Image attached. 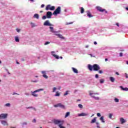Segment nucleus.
Instances as JSON below:
<instances>
[{"label":"nucleus","mask_w":128,"mask_h":128,"mask_svg":"<svg viewBox=\"0 0 128 128\" xmlns=\"http://www.w3.org/2000/svg\"><path fill=\"white\" fill-rule=\"evenodd\" d=\"M44 90V88H40V89L36 90L34 92L31 91L32 96L38 97V94H36V93L40 92H42V90Z\"/></svg>","instance_id":"f257e3e1"},{"label":"nucleus","mask_w":128,"mask_h":128,"mask_svg":"<svg viewBox=\"0 0 128 128\" xmlns=\"http://www.w3.org/2000/svg\"><path fill=\"white\" fill-rule=\"evenodd\" d=\"M53 122L54 124H64V120H58V119H54Z\"/></svg>","instance_id":"f03ea898"},{"label":"nucleus","mask_w":128,"mask_h":128,"mask_svg":"<svg viewBox=\"0 0 128 128\" xmlns=\"http://www.w3.org/2000/svg\"><path fill=\"white\" fill-rule=\"evenodd\" d=\"M60 13V6H58L57 8L53 12L54 16H56Z\"/></svg>","instance_id":"7ed1b4c3"},{"label":"nucleus","mask_w":128,"mask_h":128,"mask_svg":"<svg viewBox=\"0 0 128 128\" xmlns=\"http://www.w3.org/2000/svg\"><path fill=\"white\" fill-rule=\"evenodd\" d=\"M93 70L95 72H98V70H100V67L98 64H94L93 65Z\"/></svg>","instance_id":"20e7f679"},{"label":"nucleus","mask_w":128,"mask_h":128,"mask_svg":"<svg viewBox=\"0 0 128 128\" xmlns=\"http://www.w3.org/2000/svg\"><path fill=\"white\" fill-rule=\"evenodd\" d=\"M42 74V76L43 78H46V80H48V76H46V72H48V71L46 70H42L41 72Z\"/></svg>","instance_id":"39448f33"},{"label":"nucleus","mask_w":128,"mask_h":128,"mask_svg":"<svg viewBox=\"0 0 128 128\" xmlns=\"http://www.w3.org/2000/svg\"><path fill=\"white\" fill-rule=\"evenodd\" d=\"M51 54H52V56H54L55 58H56L57 60H59L60 58L61 60H62V56H60H60L54 54L55 52H54V51L52 52Z\"/></svg>","instance_id":"423d86ee"},{"label":"nucleus","mask_w":128,"mask_h":128,"mask_svg":"<svg viewBox=\"0 0 128 128\" xmlns=\"http://www.w3.org/2000/svg\"><path fill=\"white\" fill-rule=\"evenodd\" d=\"M8 118V114H0V120H4Z\"/></svg>","instance_id":"0eeeda50"},{"label":"nucleus","mask_w":128,"mask_h":128,"mask_svg":"<svg viewBox=\"0 0 128 128\" xmlns=\"http://www.w3.org/2000/svg\"><path fill=\"white\" fill-rule=\"evenodd\" d=\"M92 92V91L90 92V96L93 98H94V100H100V98L94 96V94Z\"/></svg>","instance_id":"6e6552de"},{"label":"nucleus","mask_w":128,"mask_h":128,"mask_svg":"<svg viewBox=\"0 0 128 128\" xmlns=\"http://www.w3.org/2000/svg\"><path fill=\"white\" fill-rule=\"evenodd\" d=\"M54 108H64V106L60 103L54 105Z\"/></svg>","instance_id":"1a4fd4ad"},{"label":"nucleus","mask_w":128,"mask_h":128,"mask_svg":"<svg viewBox=\"0 0 128 128\" xmlns=\"http://www.w3.org/2000/svg\"><path fill=\"white\" fill-rule=\"evenodd\" d=\"M96 8H97L99 12H105L106 14H108V12L106 11L105 9H102L100 6H97Z\"/></svg>","instance_id":"9d476101"},{"label":"nucleus","mask_w":128,"mask_h":128,"mask_svg":"<svg viewBox=\"0 0 128 128\" xmlns=\"http://www.w3.org/2000/svg\"><path fill=\"white\" fill-rule=\"evenodd\" d=\"M52 13L51 12H46V16L47 18H52Z\"/></svg>","instance_id":"9b49d317"},{"label":"nucleus","mask_w":128,"mask_h":128,"mask_svg":"<svg viewBox=\"0 0 128 128\" xmlns=\"http://www.w3.org/2000/svg\"><path fill=\"white\" fill-rule=\"evenodd\" d=\"M44 26H52V24H50V22L49 20H46L44 24Z\"/></svg>","instance_id":"f8f14e48"},{"label":"nucleus","mask_w":128,"mask_h":128,"mask_svg":"<svg viewBox=\"0 0 128 128\" xmlns=\"http://www.w3.org/2000/svg\"><path fill=\"white\" fill-rule=\"evenodd\" d=\"M55 36H58L60 38H61V40H66V38L63 36L62 35L60 34H55Z\"/></svg>","instance_id":"ddd939ff"},{"label":"nucleus","mask_w":128,"mask_h":128,"mask_svg":"<svg viewBox=\"0 0 128 128\" xmlns=\"http://www.w3.org/2000/svg\"><path fill=\"white\" fill-rule=\"evenodd\" d=\"M88 116V114H86L84 112L79 114L78 115V116Z\"/></svg>","instance_id":"4468645a"},{"label":"nucleus","mask_w":128,"mask_h":128,"mask_svg":"<svg viewBox=\"0 0 128 128\" xmlns=\"http://www.w3.org/2000/svg\"><path fill=\"white\" fill-rule=\"evenodd\" d=\"M50 30L51 32H52L53 34H58V32L54 30V28H53V27L50 26Z\"/></svg>","instance_id":"2eb2a0df"},{"label":"nucleus","mask_w":128,"mask_h":128,"mask_svg":"<svg viewBox=\"0 0 128 128\" xmlns=\"http://www.w3.org/2000/svg\"><path fill=\"white\" fill-rule=\"evenodd\" d=\"M0 123L3 126H8V122H6V120H1Z\"/></svg>","instance_id":"dca6fc26"},{"label":"nucleus","mask_w":128,"mask_h":128,"mask_svg":"<svg viewBox=\"0 0 128 128\" xmlns=\"http://www.w3.org/2000/svg\"><path fill=\"white\" fill-rule=\"evenodd\" d=\"M120 88L122 90H125L126 92H128V88H124L122 86H120Z\"/></svg>","instance_id":"f3484780"},{"label":"nucleus","mask_w":128,"mask_h":128,"mask_svg":"<svg viewBox=\"0 0 128 128\" xmlns=\"http://www.w3.org/2000/svg\"><path fill=\"white\" fill-rule=\"evenodd\" d=\"M33 18H36V20H38V18H40V15L38 14H35L34 15Z\"/></svg>","instance_id":"a211bd4d"},{"label":"nucleus","mask_w":128,"mask_h":128,"mask_svg":"<svg viewBox=\"0 0 128 128\" xmlns=\"http://www.w3.org/2000/svg\"><path fill=\"white\" fill-rule=\"evenodd\" d=\"M72 72H74V74H78V70L74 68H72Z\"/></svg>","instance_id":"6ab92c4d"},{"label":"nucleus","mask_w":128,"mask_h":128,"mask_svg":"<svg viewBox=\"0 0 128 128\" xmlns=\"http://www.w3.org/2000/svg\"><path fill=\"white\" fill-rule=\"evenodd\" d=\"M86 14H87V16H88L89 18H92V15L90 14V10H88L86 12Z\"/></svg>","instance_id":"aec40b11"},{"label":"nucleus","mask_w":128,"mask_h":128,"mask_svg":"<svg viewBox=\"0 0 128 128\" xmlns=\"http://www.w3.org/2000/svg\"><path fill=\"white\" fill-rule=\"evenodd\" d=\"M14 40L16 42H20V38H18V36H15Z\"/></svg>","instance_id":"412c9836"},{"label":"nucleus","mask_w":128,"mask_h":128,"mask_svg":"<svg viewBox=\"0 0 128 128\" xmlns=\"http://www.w3.org/2000/svg\"><path fill=\"white\" fill-rule=\"evenodd\" d=\"M88 68L90 70H92V68H94V66H92L90 64L88 65Z\"/></svg>","instance_id":"4be33fe9"},{"label":"nucleus","mask_w":128,"mask_h":128,"mask_svg":"<svg viewBox=\"0 0 128 128\" xmlns=\"http://www.w3.org/2000/svg\"><path fill=\"white\" fill-rule=\"evenodd\" d=\"M30 24L31 26V28H36V24L34 22H30Z\"/></svg>","instance_id":"5701e85b"},{"label":"nucleus","mask_w":128,"mask_h":128,"mask_svg":"<svg viewBox=\"0 0 128 128\" xmlns=\"http://www.w3.org/2000/svg\"><path fill=\"white\" fill-rule=\"evenodd\" d=\"M120 122H121V124H124V122H126V120H124V119L122 118H120Z\"/></svg>","instance_id":"b1692460"},{"label":"nucleus","mask_w":128,"mask_h":128,"mask_svg":"<svg viewBox=\"0 0 128 128\" xmlns=\"http://www.w3.org/2000/svg\"><path fill=\"white\" fill-rule=\"evenodd\" d=\"M96 122V118H94L91 121L90 124H94Z\"/></svg>","instance_id":"393cba45"},{"label":"nucleus","mask_w":128,"mask_h":128,"mask_svg":"<svg viewBox=\"0 0 128 128\" xmlns=\"http://www.w3.org/2000/svg\"><path fill=\"white\" fill-rule=\"evenodd\" d=\"M100 120H101L102 122H104V116H102L100 118Z\"/></svg>","instance_id":"a878e982"},{"label":"nucleus","mask_w":128,"mask_h":128,"mask_svg":"<svg viewBox=\"0 0 128 128\" xmlns=\"http://www.w3.org/2000/svg\"><path fill=\"white\" fill-rule=\"evenodd\" d=\"M50 8V4L47 5L46 8V10H48Z\"/></svg>","instance_id":"bb28decb"},{"label":"nucleus","mask_w":128,"mask_h":128,"mask_svg":"<svg viewBox=\"0 0 128 128\" xmlns=\"http://www.w3.org/2000/svg\"><path fill=\"white\" fill-rule=\"evenodd\" d=\"M80 10L81 14H84V8L82 7L80 8Z\"/></svg>","instance_id":"cd10ccee"},{"label":"nucleus","mask_w":128,"mask_h":128,"mask_svg":"<svg viewBox=\"0 0 128 128\" xmlns=\"http://www.w3.org/2000/svg\"><path fill=\"white\" fill-rule=\"evenodd\" d=\"M110 82H114V77H110Z\"/></svg>","instance_id":"c85d7f7f"},{"label":"nucleus","mask_w":128,"mask_h":128,"mask_svg":"<svg viewBox=\"0 0 128 128\" xmlns=\"http://www.w3.org/2000/svg\"><path fill=\"white\" fill-rule=\"evenodd\" d=\"M70 112H66V114L65 115L64 118H68V116H70Z\"/></svg>","instance_id":"c756f323"},{"label":"nucleus","mask_w":128,"mask_h":128,"mask_svg":"<svg viewBox=\"0 0 128 128\" xmlns=\"http://www.w3.org/2000/svg\"><path fill=\"white\" fill-rule=\"evenodd\" d=\"M60 96V94L58 92H56V94H54V96Z\"/></svg>","instance_id":"7c9ffc66"},{"label":"nucleus","mask_w":128,"mask_h":128,"mask_svg":"<svg viewBox=\"0 0 128 128\" xmlns=\"http://www.w3.org/2000/svg\"><path fill=\"white\" fill-rule=\"evenodd\" d=\"M55 9H56V7H54V6H52L50 7L49 10H54Z\"/></svg>","instance_id":"2f4dec72"},{"label":"nucleus","mask_w":128,"mask_h":128,"mask_svg":"<svg viewBox=\"0 0 128 128\" xmlns=\"http://www.w3.org/2000/svg\"><path fill=\"white\" fill-rule=\"evenodd\" d=\"M4 106H7L8 108H10V103H7L4 104Z\"/></svg>","instance_id":"473e14b6"},{"label":"nucleus","mask_w":128,"mask_h":128,"mask_svg":"<svg viewBox=\"0 0 128 128\" xmlns=\"http://www.w3.org/2000/svg\"><path fill=\"white\" fill-rule=\"evenodd\" d=\"M100 84H104V79H100Z\"/></svg>","instance_id":"72a5a7b5"},{"label":"nucleus","mask_w":128,"mask_h":128,"mask_svg":"<svg viewBox=\"0 0 128 128\" xmlns=\"http://www.w3.org/2000/svg\"><path fill=\"white\" fill-rule=\"evenodd\" d=\"M62 124H64V123H62V124H58V126L60 128H65L62 126Z\"/></svg>","instance_id":"f704fd0d"},{"label":"nucleus","mask_w":128,"mask_h":128,"mask_svg":"<svg viewBox=\"0 0 128 128\" xmlns=\"http://www.w3.org/2000/svg\"><path fill=\"white\" fill-rule=\"evenodd\" d=\"M114 100L115 102H120V100L118 98H115Z\"/></svg>","instance_id":"c9c22d12"},{"label":"nucleus","mask_w":128,"mask_h":128,"mask_svg":"<svg viewBox=\"0 0 128 128\" xmlns=\"http://www.w3.org/2000/svg\"><path fill=\"white\" fill-rule=\"evenodd\" d=\"M96 128H100V123H98V122H96Z\"/></svg>","instance_id":"e433bc0d"},{"label":"nucleus","mask_w":128,"mask_h":128,"mask_svg":"<svg viewBox=\"0 0 128 128\" xmlns=\"http://www.w3.org/2000/svg\"><path fill=\"white\" fill-rule=\"evenodd\" d=\"M78 106L80 108H84V106H82V104H79L78 105Z\"/></svg>","instance_id":"4c0bfd02"},{"label":"nucleus","mask_w":128,"mask_h":128,"mask_svg":"<svg viewBox=\"0 0 128 128\" xmlns=\"http://www.w3.org/2000/svg\"><path fill=\"white\" fill-rule=\"evenodd\" d=\"M56 90V88L54 87L52 89V92H55Z\"/></svg>","instance_id":"58836bf2"},{"label":"nucleus","mask_w":128,"mask_h":128,"mask_svg":"<svg viewBox=\"0 0 128 128\" xmlns=\"http://www.w3.org/2000/svg\"><path fill=\"white\" fill-rule=\"evenodd\" d=\"M74 22H66V26H68V24H72Z\"/></svg>","instance_id":"ea45409f"},{"label":"nucleus","mask_w":128,"mask_h":128,"mask_svg":"<svg viewBox=\"0 0 128 128\" xmlns=\"http://www.w3.org/2000/svg\"><path fill=\"white\" fill-rule=\"evenodd\" d=\"M50 44V42H46L44 43V46H46L47 44Z\"/></svg>","instance_id":"a19ab883"},{"label":"nucleus","mask_w":128,"mask_h":128,"mask_svg":"<svg viewBox=\"0 0 128 128\" xmlns=\"http://www.w3.org/2000/svg\"><path fill=\"white\" fill-rule=\"evenodd\" d=\"M68 91H66V93L64 94V96H68Z\"/></svg>","instance_id":"79ce46f5"},{"label":"nucleus","mask_w":128,"mask_h":128,"mask_svg":"<svg viewBox=\"0 0 128 128\" xmlns=\"http://www.w3.org/2000/svg\"><path fill=\"white\" fill-rule=\"evenodd\" d=\"M14 94H17V96H20V94L16 93V92H13L12 96H14Z\"/></svg>","instance_id":"37998d69"},{"label":"nucleus","mask_w":128,"mask_h":128,"mask_svg":"<svg viewBox=\"0 0 128 128\" xmlns=\"http://www.w3.org/2000/svg\"><path fill=\"white\" fill-rule=\"evenodd\" d=\"M26 124H28V123L26 122H22V126H26Z\"/></svg>","instance_id":"c03bdc74"},{"label":"nucleus","mask_w":128,"mask_h":128,"mask_svg":"<svg viewBox=\"0 0 128 128\" xmlns=\"http://www.w3.org/2000/svg\"><path fill=\"white\" fill-rule=\"evenodd\" d=\"M109 118H112V114H109Z\"/></svg>","instance_id":"a18cd8bd"},{"label":"nucleus","mask_w":128,"mask_h":128,"mask_svg":"<svg viewBox=\"0 0 128 128\" xmlns=\"http://www.w3.org/2000/svg\"><path fill=\"white\" fill-rule=\"evenodd\" d=\"M46 16H44L42 18V20H46Z\"/></svg>","instance_id":"49530a36"},{"label":"nucleus","mask_w":128,"mask_h":128,"mask_svg":"<svg viewBox=\"0 0 128 128\" xmlns=\"http://www.w3.org/2000/svg\"><path fill=\"white\" fill-rule=\"evenodd\" d=\"M24 95L28 96H30V93H28V92H25L24 93Z\"/></svg>","instance_id":"de8ad7c7"},{"label":"nucleus","mask_w":128,"mask_h":128,"mask_svg":"<svg viewBox=\"0 0 128 128\" xmlns=\"http://www.w3.org/2000/svg\"><path fill=\"white\" fill-rule=\"evenodd\" d=\"M95 78H98V74H96L95 75Z\"/></svg>","instance_id":"09e8293b"},{"label":"nucleus","mask_w":128,"mask_h":128,"mask_svg":"<svg viewBox=\"0 0 128 128\" xmlns=\"http://www.w3.org/2000/svg\"><path fill=\"white\" fill-rule=\"evenodd\" d=\"M32 122L36 123V118H34L32 120Z\"/></svg>","instance_id":"8fccbe9b"},{"label":"nucleus","mask_w":128,"mask_h":128,"mask_svg":"<svg viewBox=\"0 0 128 128\" xmlns=\"http://www.w3.org/2000/svg\"><path fill=\"white\" fill-rule=\"evenodd\" d=\"M98 72H99V74H102L104 72H102V70H100L98 71Z\"/></svg>","instance_id":"3c124183"},{"label":"nucleus","mask_w":128,"mask_h":128,"mask_svg":"<svg viewBox=\"0 0 128 128\" xmlns=\"http://www.w3.org/2000/svg\"><path fill=\"white\" fill-rule=\"evenodd\" d=\"M125 76H126V78H128V74L125 73Z\"/></svg>","instance_id":"603ef678"},{"label":"nucleus","mask_w":128,"mask_h":128,"mask_svg":"<svg viewBox=\"0 0 128 128\" xmlns=\"http://www.w3.org/2000/svg\"><path fill=\"white\" fill-rule=\"evenodd\" d=\"M100 116H101V115H100V113H98V114H97V116L100 117Z\"/></svg>","instance_id":"864d4df0"},{"label":"nucleus","mask_w":128,"mask_h":128,"mask_svg":"<svg viewBox=\"0 0 128 128\" xmlns=\"http://www.w3.org/2000/svg\"><path fill=\"white\" fill-rule=\"evenodd\" d=\"M16 30L17 32H20V29H18V28Z\"/></svg>","instance_id":"5fc2aeb1"},{"label":"nucleus","mask_w":128,"mask_h":128,"mask_svg":"<svg viewBox=\"0 0 128 128\" xmlns=\"http://www.w3.org/2000/svg\"><path fill=\"white\" fill-rule=\"evenodd\" d=\"M116 26H117L118 27V28H119L120 27V24H118V23H116Z\"/></svg>","instance_id":"6e6d98bb"},{"label":"nucleus","mask_w":128,"mask_h":128,"mask_svg":"<svg viewBox=\"0 0 128 128\" xmlns=\"http://www.w3.org/2000/svg\"><path fill=\"white\" fill-rule=\"evenodd\" d=\"M89 56H90L91 57L94 58V56H92V54H90Z\"/></svg>","instance_id":"4d7b16f0"},{"label":"nucleus","mask_w":128,"mask_h":128,"mask_svg":"<svg viewBox=\"0 0 128 128\" xmlns=\"http://www.w3.org/2000/svg\"><path fill=\"white\" fill-rule=\"evenodd\" d=\"M41 8H44V4H42L41 5Z\"/></svg>","instance_id":"13d9d810"},{"label":"nucleus","mask_w":128,"mask_h":128,"mask_svg":"<svg viewBox=\"0 0 128 128\" xmlns=\"http://www.w3.org/2000/svg\"><path fill=\"white\" fill-rule=\"evenodd\" d=\"M120 56H122V52H120Z\"/></svg>","instance_id":"bf43d9fd"},{"label":"nucleus","mask_w":128,"mask_h":128,"mask_svg":"<svg viewBox=\"0 0 128 128\" xmlns=\"http://www.w3.org/2000/svg\"><path fill=\"white\" fill-rule=\"evenodd\" d=\"M116 74H117V76H120V74L118 72H116Z\"/></svg>","instance_id":"052dcab7"},{"label":"nucleus","mask_w":128,"mask_h":128,"mask_svg":"<svg viewBox=\"0 0 128 128\" xmlns=\"http://www.w3.org/2000/svg\"><path fill=\"white\" fill-rule=\"evenodd\" d=\"M28 109V108H33V107L32 106H30V107H28L27 108Z\"/></svg>","instance_id":"680f3d73"},{"label":"nucleus","mask_w":128,"mask_h":128,"mask_svg":"<svg viewBox=\"0 0 128 128\" xmlns=\"http://www.w3.org/2000/svg\"><path fill=\"white\" fill-rule=\"evenodd\" d=\"M32 110H36V109L34 108L33 107V108H32Z\"/></svg>","instance_id":"e2e57ef3"},{"label":"nucleus","mask_w":128,"mask_h":128,"mask_svg":"<svg viewBox=\"0 0 128 128\" xmlns=\"http://www.w3.org/2000/svg\"><path fill=\"white\" fill-rule=\"evenodd\" d=\"M93 94H98H98H98V93H94Z\"/></svg>","instance_id":"0e129e2a"},{"label":"nucleus","mask_w":128,"mask_h":128,"mask_svg":"<svg viewBox=\"0 0 128 128\" xmlns=\"http://www.w3.org/2000/svg\"><path fill=\"white\" fill-rule=\"evenodd\" d=\"M94 44H98V42H94Z\"/></svg>","instance_id":"69168bd1"},{"label":"nucleus","mask_w":128,"mask_h":128,"mask_svg":"<svg viewBox=\"0 0 128 128\" xmlns=\"http://www.w3.org/2000/svg\"><path fill=\"white\" fill-rule=\"evenodd\" d=\"M88 45H86V48H88Z\"/></svg>","instance_id":"338daca9"},{"label":"nucleus","mask_w":128,"mask_h":128,"mask_svg":"<svg viewBox=\"0 0 128 128\" xmlns=\"http://www.w3.org/2000/svg\"><path fill=\"white\" fill-rule=\"evenodd\" d=\"M126 10H128V7H126Z\"/></svg>","instance_id":"774afa93"}]
</instances>
